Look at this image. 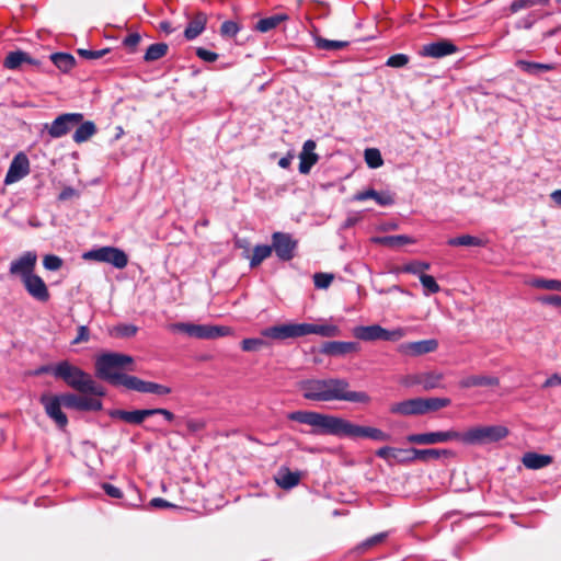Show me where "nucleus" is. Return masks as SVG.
<instances>
[{
    "instance_id": "f257e3e1",
    "label": "nucleus",
    "mask_w": 561,
    "mask_h": 561,
    "mask_svg": "<svg viewBox=\"0 0 561 561\" xmlns=\"http://www.w3.org/2000/svg\"><path fill=\"white\" fill-rule=\"evenodd\" d=\"M291 421L312 426L313 434H327L348 438H370L377 442L390 440V434L371 426L354 424L343 417L312 411H295L287 416Z\"/></svg>"
},
{
    "instance_id": "f03ea898",
    "label": "nucleus",
    "mask_w": 561,
    "mask_h": 561,
    "mask_svg": "<svg viewBox=\"0 0 561 561\" xmlns=\"http://www.w3.org/2000/svg\"><path fill=\"white\" fill-rule=\"evenodd\" d=\"M350 383L342 378L306 379L299 382V389L311 401H348L368 403L370 397L365 391H352Z\"/></svg>"
},
{
    "instance_id": "7ed1b4c3",
    "label": "nucleus",
    "mask_w": 561,
    "mask_h": 561,
    "mask_svg": "<svg viewBox=\"0 0 561 561\" xmlns=\"http://www.w3.org/2000/svg\"><path fill=\"white\" fill-rule=\"evenodd\" d=\"M133 364L134 358L130 355L115 352L101 354L95 359V375L113 386L126 388V378H131V375H127L123 370H133L129 367Z\"/></svg>"
},
{
    "instance_id": "20e7f679",
    "label": "nucleus",
    "mask_w": 561,
    "mask_h": 561,
    "mask_svg": "<svg viewBox=\"0 0 561 561\" xmlns=\"http://www.w3.org/2000/svg\"><path fill=\"white\" fill-rule=\"evenodd\" d=\"M53 375L62 379L69 387L83 394L95 397L104 396V389L88 373L81 368L71 365L68 360L56 364L53 368Z\"/></svg>"
},
{
    "instance_id": "39448f33",
    "label": "nucleus",
    "mask_w": 561,
    "mask_h": 561,
    "mask_svg": "<svg viewBox=\"0 0 561 561\" xmlns=\"http://www.w3.org/2000/svg\"><path fill=\"white\" fill-rule=\"evenodd\" d=\"M508 435V428L503 425L473 426L460 432V443L476 446L500 442Z\"/></svg>"
},
{
    "instance_id": "423d86ee",
    "label": "nucleus",
    "mask_w": 561,
    "mask_h": 561,
    "mask_svg": "<svg viewBox=\"0 0 561 561\" xmlns=\"http://www.w3.org/2000/svg\"><path fill=\"white\" fill-rule=\"evenodd\" d=\"M85 261L107 263L115 268L123 270L128 264V255L119 248L105 245L92 249L82 254Z\"/></svg>"
},
{
    "instance_id": "0eeeda50",
    "label": "nucleus",
    "mask_w": 561,
    "mask_h": 561,
    "mask_svg": "<svg viewBox=\"0 0 561 561\" xmlns=\"http://www.w3.org/2000/svg\"><path fill=\"white\" fill-rule=\"evenodd\" d=\"M408 334V329L397 328L394 330L383 329L379 324L359 325L354 328L353 335L362 341H399Z\"/></svg>"
},
{
    "instance_id": "6e6552de",
    "label": "nucleus",
    "mask_w": 561,
    "mask_h": 561,
    "mask_svg": "<svg viewBox=\"0 0 561 561\" xmlns=\"http://www.w3.org/2000/svg\"><path fill=\"white\" fill-rule=\"evenodd\" d=\"M172 331L182 332L197 339H216L231 334L232 330L225 325H206L178 322L170 325Z\"/></svg>"
},
{
    "instance_id": "1a4fd4ad",
    "label": "nucleus",
    "mask_w": 561,
    "mask_h": 561,
    "mask_svg": "<svg viewBox=\"0 0 561 561\" xmlns=\"http://www.w3.org/2000/svg\"><path fill=\"white\" fill-rule=\"evenodd\" d=\"M152 415H162L165 421L173 422L175 415L168 409L154 408V409H142V410H113L110 412V416L115 420H121L125 423L133 425H140L147 417Z\"/></svg>"
},
{
    "instance_id": "9d476101",
    "label": "nucleus",
    "mask_w": 561,
    "mask_h": 561,
    "mask_svg": "<svg viewBox=\"0 0 561 561\" xmlns=\"http://www.w3.org/2000/svg\"><path fill=\"white\" fill-rule=\"evenodd\" d=\"M444 374L437 370L407 375L401 383L405 387L421 386L424 390L443 388Z\"/></svg>"
},
{
    "instance_id": "9b49d317",
    "label": "nucleus",
    "mask_w": 561,
    "mask_h": 561,
    "mask_svg": "<svg viewBox=\"0 0 561 561\" xmlns=\"http://www.w3.org/2000/svg\"><path fill=\"white\" fill-rule=\"evenodd\" d=\"M82 119L83 114L81 113H65L57 116L51 124H45L44 129L51 138H60L81 123Z\"/></svg>"
},
{
    "instance_id": "f8f14e48",
    "label": "nucleus",
    "mask_w": 561,
    "mask_h": 561,
    "mask_svg": "<svg viewBox=\"0 0 561 561\" xmlns=\"http://www.w3.org/2000/svg\"><path fill=\"white\" fill-rule=\"evenodd\" d=\"M407 440L415 445H434L448 442H460V432L455 430L410 434Z\"/></svg>"
},
{
    "instance_id": "ddd939ff",
    "label": "nucleus",
    "mask_w": 561,
    "mask_h": 561,
    "mask_svg": "<svg viewBox=\"0 0 561 561\" xmlns=\"http://www.w3.org/2000/svg\"><path fill=\"white\" fill-rule=\"evenodd\" d=\"M272 252L282 261H290L295 256L297 240L286 232H274L272 234Z\"/></svg>"
},
{
    "instance_id": "4468645a",
    "label": "nucleus",
    "mask_w": 561,
    "mask_h": 561,
    "mask_svg": "<svg viewBox=\"0 0 561 561\" xmlns=\"http://www.w3.org/2000/svg\"><path fill=\"white\" fill-rule=\"evenodd\" d=\"M264 337L276 341H284L287 339H296L304 336V323H283L265 328L261 331Z\"/></svg>"
},
{
    "instance_id": "2eb2a0df",
    "label": "nucleus",
    "mask_w": 561,
    "mask_h": 561,
    "mask_svg": "<svg viewBox=\"0 0 561 561\" xmlns=\"http://www.w3.org/2000/svg\"><path fill=\"white\" fill-rule=\"evenodd\" d=\"M126 388L140 393H152L160 397L168 396L172 391V389L168 386L152 381H146L136 376L126 378Z\"/></svg>"
},
{
    "instance_id": "dca6fc26",
    "label": "nucleus",
    "mask_w": 561,
    "mask_h": 561,
    "mask_svg": "<svg viewBox=\"0 0 561 561\" xmlns=\"http://www.w3.org/2000/svg\"><path fill=\"white\" fill-rule=\"evenodd\" d=\"M30 173V161L25 153L19 152L12 159L4 178V184L10 185L19 182Z\"/></svg>"
},
{
    "instance_id": "f3484780",
    "label": "nucleus",
    "mask_w": 561,
    "mask_h": 561,
    "mask_svg": "<svg viewBox=\"0 0 561 561\" xmlns=\"http://www.w3.org/2000/svg\"><path fill=\"white\" fill-rule=\"evenodd\" d=\"M438 348V341L435 339L421 340L415 342L401 343L398 352L405 356H421L435 352Z\"/></svg>"
},
{
    "instance_id": "a211bd4d",
    "label": "nucleus",
    "mask_w": 561,
    "mask_h": 561,
    "mask_svg": "<svg viewBox=\"0 0 561 561\" xmlns=\"http://www.w3.org/2000/svg\"><path fill=\"white\" fill-rule=\"evenodd\" d=\"M61 401L66 408L79 411H100L102 409V402L99 399L87 396L67 393L61 396Z\"/></svg>"
},
{
    "instance_id": "6ab92c4d",
    "label": "nucleus",
    "mask_w": 561,
    "mask_h": 561,
    "mask_svg": "<svg viewBox=\"0 0 561 561\" xmlns=\"http://www.w3.org/2000/svg\"><path fill=\"white\" fill-rule=\"evenodd\" d=\"M413 448H396L383 446L376 450V456L386 460L388 463L408 465L413 462Z\"/></svg>"
},
{
    "instance_id": "aec40b11",
    "label": "nucleus",
    "mask_w": 561,
    "mask_h": 561,
    "mask_svg": "<svg viewBox=\"0 0 561 561\" xmlns=\"http://www.w3.org/2000/svg\"><path fill=\"white\" fill-rule=\"evenodd\" d=\"M37 256L33 252H25L10 264V274L20 276L22 280L33 274Z\"/></svg>"
},
{
    "instance_id": "412c9836",
    "label": "nucleus",
    "mask_w": 561,
    "mask_h": 561,
    "mask_svg": "<svg viewBox=\"0 0 561 561\" xmlns=\"http://www.w3.org/2000/svg\"><path fill=\"white\" fill-rule=\"evenodd\" d=\"M41 402L45 408L46 414L51 420H54L55 423L60 428H64L68 423V419H67L66 414L61 411V404H62L61 397L43 396L41 398Z\"/></svg>"
},
{
    "instance_id": "4be33fe9",
    "label": "nucleus",
    "mask_w": 561,
    "mask_h": 561,
    "mask_svg": "<svg viewBox=\"0 0 561 561\" xmlns=\"http://www.w3.org/2000/svg\"><path fill=\"white\" fill-rule=\"evenodd\" d=\"M458 50L457 46L447 39H440L426 45H423L420 55L431 58H443L455 54Z\"/></svg>"
},
{
    "instance_id": "5701e85b",
    "label": "nucleus",
    "mask_w": 561,
    "mask_h": 561,
    "mask_svg": "<svg viewBox=\"0 0 561 561\" xmlns=\"http://www.w3.org/2000/svg\"><path fill=\"white\" fill-rule=\"evenodd\" d=\"M22 282L27 293L36 300L47 301L49 299L47 286L38 275L32 274Z\"/></svg>"
},
{
    "instance_id": "b1692460",
    "label": "nucleus",
    "mask_w": 561,
    "mask_h": 561,
    "mask_svg": "<svg viewBox=\"0 0 561 561\" xmlns=\"http://www.w3.org/2000/svg\"><path fill=\"white\" fill-rule=\"evenodd\" d=\"M359 351V344L356 342L330 341L325 342L321 347V353L330 356H343L348 353Z\"/></svg>"
},
{
    "instance_id": "393cba45",
    "label": "nucleus",
    "mask_w": 561,
    "mask_h": 561,
    "mask_svg": "<svg viewBox=\"0 0 561 561\" xmlns=\"http://www.w3.org/2000/svg\"><path fill=\"white\" fill-rule=\"evenodd\" d=\"M316 146V142L311 139L305 141L299 154V172L301 174H308L311 168L318 162L319 157L314 153Z\"/></svg>"
},
{
    "instance_id": "a878e982",
    "label": "nucleus",
    "mask_w": 561,
    "mask_h": 561,
    "mask_svg": "<svg viewBox=\"0 0 561 561\" xmlns=\"http://www.w3.org/2000/svg\"><path fill=\"white\" fill-rule=\"evenodd\" d=\"M390 412L400 415H422V398H414L394 403L391 405Z\"/></svg>"
},
{
    "instance_id": "bb28decb",
    "label": "nucleus",
    "mask_w": 561,
    "mask_h": 561,
    "mask_svg": "<svg viewBox=\"0 0 561 561\" xmlns=\"http://www.w3.org/2000/svg\"><path fill=\"white\" fill-rule=\"evenodd\" d=\"M301 473L299 471H290L287 467H280L275 477L276 484L284 489L290 490L299 484Z\"/></svg>"
},
{
    "instance_id": "cd10ccee",
    "label": "nucleus",
    "mask_w": 561,
    "mask_h": 561,
    "mask_svg": "<svg viewBox=\"0 0 561 561\" xmlns=\"http://www.w3.org/2000/svg\"><path fill=\"white\" fill-rule=\"evenodd\" d=\"M354 199L358 202L374 199L380 206H389L394 203V198L389 192H377L373 188L358 192L355 194Z\"/></svg>"
},
{
    "instance_id": "c85d7f7f",
    "label": "nucleus",
    "mask_w": 561,
    "mask_h": 561,
    "mask_svg": "<svg viewBox=\"0 0 561 561\" xmlns=\"http://www.w3.org/2000/svg\"><path fill=\"white\" fill-rule=\"evenodd\" d=\"M459 385L465 389L473 387H496L500 385V379L493 376L471 375L462 378Z\"/></svg>"
},
{
    "instance_id": "c756f323",
    "label": "nucleus",
    "mask_w": 561,
    "mask_h": 561,
    "mask_svg": "<svg viewBox=\"0 0 561 561\" xmlns=\"http://www.w3.org/2000/svg\"><path fill=\"white\" fill-rule=\"evenodd\" d=\"M317 334L323 337H334L340 335V329L334 324H312L304 323V336Z\"/></svg>"
},
{
    "instance_id": "7c9ffc66",
    "label": "nucleus",
    "mask_w": 561,
    "mask_h": 561,
    "mask_svg": "<svg viewBox=\"0 0 561 561\" xmlns=\"http://www.w3.org/2000/svg\"><path fill=\"white\" fill-rule=\"evenodd\" d=\"M553 461V458L549 455H541L537 453H526L523 458L522 462L527 469L531 470H538L541 468H545L549 465H551Z\"/></svg>"
},
{
    "instance_id": "2f4dec72",
    "label": "nucleus",
    "mask_w": 561,
    "mask_h": 561,
    "mask_svg": "<svg viewBox=\"0 0 561 561\" xmlns=\"http://www.w3.org/2000/svg\"><path fill=\"white\" fill-rule=\"evenodd\" d=\"M412 456H413V462L416 460L427 462L430 460H437L440 457H450V456H453V453L449 449H436V448L416 449V448H413Z\"/></svg>"
},
{
    "instance_id": "473e14b6",
    "label": "nucleus",
    "mask_w": 561,
    "mask_h": 561,
    "mask_svg": "<svg viewBox=\"0 0 561 561\" xmlns=\"http://www.w3.org/2000/svg\"><path fill=\"white\" fill-rule=\"evenodd\" d=\"M207 16L205 13L198 12L187 24L184 36L186 39L192 41L199 36L205 30Z\"/></svg>"
},
{
    "instance_id": "72a5a7b5",
    "label": "nucleus",
    "mask_w": 561,
    "mask_h": 561,
    "mask_svg": "<svg viewBox=\"0 0 561 561\" xmlns=\"http://www.w3.org/2000/svg\"><path fill=\"white\" fill-rule=\"evenodd\" d=\"M96 130V126L92 121H82L78 124V127L72 135V139L77 144H82L95 135Z\"/></svg>"
},
{
    "instance_id": "f704fd0d",
    "label": "nucleus",
    "mask_w": 561,
    "mask_h": 561,
    "mask_svg": "<svg viewBox=\"0 0 561 561\" xmlns=\"http://www.w3.org/2000/svg\"><path fill=\"white\" fill-rule=\"evenodd\" d=\"M23 64L38 65V62L32 59L27 53L21 50L11 51L4 60V66L8 69H16Z\"/></svg>"
},
{
    "instance_id": "c9c22d12",
    "label": "nucleus",
    "mask_w": 561,
    "mask_h": 561,
    "mask_svg": "<svg viewBox=\"0 0 561 561\" xmlns=\"http://www.w3.org/2000/svg\"><path fill=\"white\" fill-rule=\"evenodd\" d=\"M50 60L62 72H68L76 64L75 57L67 53H55L50 55Z\"/></svg>"
},
{
    "instance_id": "e433bc0d",
    "label": "nucleus",
    "mask_w": 561,
    "mask_h": 561,
    "mask_svg": "<svg viewBox=\"0 0 561 561\" xmlns=\"http://www.w3.org/2000/svg\"><path fill=\"white\" fill-rule=\"evenodd\" d=\"M287 19L288 16L286 14H275L272 16L261 19L256 23L255 30L262 33L268 32L277 27L282 22L286 21Z\"/></svg>"
},
{
    "instance_id": "4c0bfd02",
    "label": "nucleus",
    "mask_w": 561,
    "mask_h": 561,
    "mask_svg": "<svg viewBox=\"0 0 561 561\" xmlns=\"http://www.w3.org/2000/svg\"><path fill=\"white\" fill-rule=\"evenodd\" d=\"M168 45L165 43H156L150 45L144 56L145 61L152 62L161 59L168 53Z\"/></svg>"
},
{
    "instance_id": "58836bf2",
    "label": "nucleus",
    "mask_w": 561,
    "mask_h": 561,
    "mask_svg": "<svg viewBox=\"0 0 561 561\" xmlns=\"http://www.w3.org/2000/svg\"><path fill=\"white\" fill-rule=\"evenodd\" d=\"M314 45L322 50H341L350 45L348 41H331L321 36L314 37Z\"/></svg>"
},
{
    "instance_id": "ea45409f",
    "label": "nucleus",
    "mask_w": 561,
    "mask_h": 561,
    "mask_svg": "<svg viewBox=\"0 0 561 561\" xmlns=\"http://www.w3.org/2000/svg\"><path fill=\"white\" fill-rule=\"evenodd\" d=\"M516 66L522 69L523 71L529 73V75H538L541 71H549L552 70V65L549 64H540V62H534V61H526V60H517Z\"/></svg>"
},
{
    "instance_id": "a19ab883",
    "label": "nucleus",
    "mask_w": 561,
    "mask_h": 561,
    "mask_svg": "<svg viewBox=\"0 0 561 561\" xmlns=\"http://www.w3.org/2000/svg\"><path fill=\"white\" fill-rule=\"evenodd\" d=\"M451 247H483L484 241L478 237L470 234H462L456 238H451L447 242Z\"/></svg>"
},
{
    "instance_id": "79ce46f5",
    "label": "nucleus",
    "mask_w": 561,
    "mask_h": 561,
    "mask_svg": "<svg viewBox=\"0 0 561 561\" xmlns=\"http://www.w3.org/2000/svg\"><path fill=\"white\" fill-rule=\"evenodd\" d=\"M449 404L450 399L448 398H422L423 414L431 411L440 410L448 407Z\"/></svg>"
},
{
    "instance_id": "37998d69",
    "label": "nucleus",
    "mask_w": 561,
    "mask_h": 561,
    "mask_svg": "<svg viewBox=\"0 0 561 561\" xmlns=\"http://www.w3.org/2000/svg\"><path fill=\"white\" fill-rule=\"evenodd\" d=\"M272 254L271 245L262 244L256 245L253 249V254L250 259V266L255 267L259 266L265 259L270 257Z\"/></svg>"
},
{
    "instance_id": "c03bdc74",
    "label": "nucleus",
    "mask_w": 561,
    "mask_h": 561,
    "mask_svg": "<svg viewBox=\"0 0 561 561\" xmlns=\"http://www.w3.org/2000/svg\"><path fill=\"white\" fill-rule=\"evenodd\" d=\"M364 158L366 164L371 169L380 168L383 164L381 153L377 148H367L364 151Z\"/></svg>"
},
{
    "instance_id": "a18cd8bd",
    "label": "nucleus",
    "mask_w": 561,
    "mask_h": 561,
    "mask_svg": "<svg viewBox=\"0 0 561 561\" xmlns=\"http://www.w3.org/2000/svg\"><path fill=\"white\" fill-rule=\"evenodd\" d=\"M420 282L425 289V295L436 294L440 290L439 285L435 280V278L427 274L420 275Z\"/></svg>"
},
{
    "instance_id": "49530a36",
    "label": "nucleus",
    "mask_w": 561,
    "mask_h": 561,
    "mask_svg": "<svg viewBox=\"0 0 561 561\" xmlns=\"http://www.w3.org/2000/svg\"><path fill=\"white\" fill-rule=\"evenodd\" d=\"M531 285L537 288L561 291V280L558 279L537 278L531 282Z\"/></svg>"
},
{
    "instance_id": "de8ad7c7",
    "label": "nucleus",
    "mask_w": 561,
    "mask_h": 561,
    "mask_svg": "<svg viewBox=\"0 0 561 561\" xmlns=\"http://www.w3.org/2000/svg\"><path fill=\"white\" fill-rule=\"evenodd\" d=\"M430 268V263L422 262V261H413L409 264H405L402 268L405 273H411L415 275L424 274L423 272Z\"/></svg>"
},
{
    "instance_id": "09e8293b",
    "label": "nucleus",
    "mask_w": 561,
    "mask_h": 561,
    "mask_svg": "<svg viewBox=\"0 0 561 561\" xmlns=\"http://www.w3.org/2000/svg\"><path fill=\"white\" fill-rule=\"evenodd\" d=\"M377 241L382 244L389 245V247H399V245L412 242L409 237L403 236V234L402 236L383 237V238L377 239Z\"/></svg>"
},
{
    "instance_id": "8fccbe9b",
    "label": "nucleus",
    "mask_w": 561,
    "mask_h": 561,
    "mask_svg": "<svg viewBox=\"0 0 561 561\" xmlns=\"http://www.w3.org/2000/svg\"><path fill=\"white\" fill-rule=\"evenodd\" d=\"M136 332L137 327L133 324H119L113 329L112 334L119 337H130L134 336Z\"/></svg>"
},
{
    "instance_id": "3c124183",
    "label": "nucleus",
    "mask_w": 561,
    "mask_h": 561,
    "mask_svg": "<svg viewBox=\"0 0 561 561\" xmlns=\"http://www.w3.org/2000/svg\"><path fill=\"white\" fill-rule=\"evenodd\" d=\"M410 58L405 54H396L390 56L387 61L386 66L391 68H402L408 65Z\"/></svg>"
},
{
    "instance_id": "603ef678",
    "label": "nucleus",
    "mask_w": 561,
    "mask_h": 561,
    "mask_svg": "<svg viewBox=\"0 0 561 561\" xmlns=\"http://www.w3.org/2000/svg\"><path fill=\"white\" fill-rule=\"evenodd\" d=\"M266 342L262 339H244L241 342V348L244 352H255L262 348Z\"/></svg>"
},
{
    "instance_id": "864d4df0",
    "label": "nucleus",
    "mask_w": 561,
    "mask_h": 561,
    "mask_svg": "<svg viewBox=\"0 0 561 561\" xmlns=\"http://www.w3.org/2000/svg\"><path fill=\"white\" fill-rule=\"evenodd\" d=\"M43 265L48 271H57L62 265V260L54 254H48L44 256Z\"/></svg>"
},
{
    "instance_id": "5fc2aeb1",
    "label": "nucleus",
    "mask_w": 561,
    "mask_h": 561,
    "mask_svg": "<svg viewBox=\"0 0 561 561\" xmlns=\"http://www.w3.org/2000/svg\"><path fill=\"white\" fill-rule=\"evenodd\" d=\"M313 280H314V286L317 288L324 289L331 285V283L333 280V275L327 274V273H316L313 276Z\"/></svg>"
},
{
    "instance_id": "6e6d98bb",
    "label": "nucleus",
    "mask_w": 561,
    "mask_h": 561,
    "mask_svg": "<svg viewBox=\"0 0 561 561\" xmlns=\"http://www.w3.org/2000/svg\"><path fill=\"white\" fill-rule=\"evenodd\" d=\"M386 537H387L386 533H380V534L374 535L373 537H370V538L366 539L365 541H363L357 547V549L362 550V551H365V550L371 548L373 546H376V545L382 542Z\"/></svg>"
},
{
    "instance_id": "4d7b16f0",
    "label": "nucleus",
    "mask_w": 561,
    "mask_h": 561,
    "mask_svg": "<svg viewBox=\"0 0 561 561\" xmlns=\"http://www.w3.org/2000/svg\"><path fill=\"white\" fill-rule=\"evenodd\" d=\"M110 50L107 48L105 49H99V50H92V49H78L79 56H81L84 59L93 60L99 59L105 56Z\"/></svg>"
},
{
    "instance_id": "13d9d810",
    "label": "nucleus",
    "mask_w": 561,
    "mask_h": 561,
    "mask_svg": "<svg viewBox=\"0 0 561 561\" xmlns=\"http://www.w3.org/2000/svg\"><path fill=\"white\" fill-rule=\"evenodd\" d=\"M240 31L239 25L233 21H225L221 24L220 33L222 36L233 37Z\"/></svg>"
},
{
    "instance_id": "bf43d9fd",
    "label": "nucleus",
    "mask_w": 561,
    "mask_h": 561,
    "mask_svg": "<svg viewBox=\"0 0 561 561\" xmlns=\"http://www.w3.org/2000/svg\"><path fill=\"white\" fill-rule=\"evenodd\" d=\"M196 55L204 61L214 62L218 59V54L207 50L206 48L198 47L196 48Z\"/></svg>"
},
{
    "instance_id": "052dcab7",
    "label": "nucleus",
    "mask_w": 561,
    "mask_h": 561,
    "mask_svg": "<svg viewBox=\"0 0 561 561\" xmlns=\"http://www.w3.org/2000/svg\"><path fill=\"white\" fill-rule=\"evenodd\" d=\"M535 5V2L533 0H515L510 5V10L512 13H516L524 9H529Z\"/></svg>"
},
{
    "instance_id": "680f3d73",
    "label": "nucleus",
    "mask_w": 561,
    "mask_h": 561,
    "mask_svg": "<svg viewBox=\"0 0 561 561\" xmlns=\"http://www.w3.org/2000/svg\"><path fill=\"white\" fill-rule=\"evenodd\" d=\"M205 421L201 419H191L186 422L187 430L192 433H197L205 428Z\"/></svg>"
},
{
    "instance_id": "e2e57ef3",
    "label": "nucleus",
    "mask_w": 561,
    "mask_h": 561,
    "mask_svg": "<svg viewBox=\"0 0 561 561\" xmlns=\"http://www.w3.org/2000/svg\"><path fill=\"white\" fill-rule=\"evenodd\" d=\"M140 38L141 37L138 33H131L124 38L123 44L127 48L135 49L136 46L139 44Z\"/></svg>"
},
{
    "instance_id": "0e129e2a",
    "label": "nucleus",
    "mask_w": 561,
    "mask_h": 561,
    "mask_svg": "<svg viewBox=\"0 0 561 561\" xmlns=\"http://www.w3.org/2000/svg\"><path fill=\"white\" fill-rule=\"evenodd\" d=\"M102 488L104 492L111 497L121 499L123 496L122 491L113 484L103 483Z\"/></svg>"
},
{
    "instance_id": "69168bd1",
    "label": "nucleus",
    "mask_w": 561,
    "mask_h": 561,
    "mask_svg": "<svg viewBox=\"0 0 561 561\" xmlns=\"http://www.w3.org/2000/svg\"><path fill=\"white\" fill-rule=\"evenodd\" d=\"M539 300L545 305L561 307V296H559V295L545 296V297H541Z\"/></svg>"
},
{
    "instance_id": "338daca9",
    "label": "nucleus",
    "mask_w": 561,
    "mask_h": 561,
    "mask_svg": "<svg viewBox=\"0 0 561 561\" xmlns=\"http://www.w3.org/2000/svg\"><path fill=\"white\" fill-rule=\"evenodd\" d=\"M77 195H78V192L73 187L67 186V187H65L60 192V194L58 196V199L59 201H67V199H70V198H72V197H75Z\"/></svg>"
},
{
    "instance_id": "774afa93",
    "label": "nucleus",
    "mask_w": 561,
    "mask_h": 561,
    "mask_svg": "<svg viewBox=\"0 0 561 561\" xmlns=\"http://www.w3.org/2000/svg\"><path fill=\"white\" fill-rule=\"evenodd\" d=\"M557 386H561V376L558 374L550 376L542 385L543 388H551Z\"/></svg>"
}]
</instances>
